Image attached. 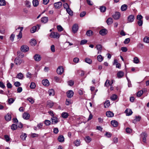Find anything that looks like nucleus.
<instances>
[{"mask_svg":"<svg viewBox=\"0 0 149 149\" xmlns=\"http://www.w3.org/2000/svg\"><path fill=\"white\" fill-rule=\"evenodd\" d=\"M49 36L52 38H58L60 36V35L57 32H53L51 33Z\"/></svg>","mask_w":149,"mask_h":149,"instance_id":"f257e3e1","label":"nucleus"},{"mask_svg":"<svg viewBox=\"0 0 149 149\" xmlns=\"http://www.w3.org/2000/svg\"><path fill=\"white\" fill-rule=\"evenodd\" d=\"M57 73L59 74H62L64 72V69L63 66H59L56 70Z\"/></svg>","mask_w":149,"mask_h":149,"instance_id":"f03ea898","label":"nucleus"},{"mask_svg":"<svg viewBox=\"0 0 149 149\" xmlns=\"http://www.w3.org/2000/svg\"><path fill=\"white\" fill-rule=\"evenodd\" d=\"M147 134L145 132H143L141 134V137L142 138V141L144 142H146V137H147Z\"/></svg>","mask_w":149,"mask_h":149,"instance_id":"7ed1b4c3","label":"nucleus"},{"mask_svg":"<svg viewBox=\"0 0 149 149\" xmlns=\"http://www.w3.org/2000/svg\"><path fill=\"white\" fill-rule=\"evenodd\" d=\"M40 26L39 25H37L36 26H33L30 30L31 32L32 33H34L36 31L37 28L38 27V29H40Z\"/></svg>","mask_w":149,"mask_h":149,"instance_id":"20e7f679","label":"nucleus"},{"mask_svg":"<svg viewBox=\"0 0 149 149\" xmlns=\"http://www.w3.org/2000/svg\"><path fill=\"white\" fill-rule=\"evenodd\" d=\"M29 47L26 45H23L21 47V50L22 51L24 52H26L29 50Z\"/></svg>","mask_w":149,"mask_h":149,"instance_id":"39448f33","label":"nucleus"},{"mask_svg":"<svg viewBox=\"0 0 149 149\" xmlns=\"http://www.w3.org/2000/svg\"><path fill=\"white\" fill-rule=\"evenodd\" d=\"M74 94V92L71 90L68 91L66 93L67 96L69 98H71L73 96Z\"/></svg>","mask_w":149,"mask_h":149,"instance_id":"423d86ee","label":"nucleus"},{"mask_svg":"<svg viewBox=\"0 0 149 149\" xmlns=\"http://www.w3.org/2000/svg\"><path fill=\"white\" fill-rule=\"evenodd\" d=\"M134 16L133 15H130L127 17L128 22H132L134 19Z\"/></svg>","mask_w":149,"mask_h":149,"instance_id":"0eeeda50","label":"nucleus"},{"mask_svg":"<svg viewBox=\"0 0 149 149\" xmlns=\"http://www.w3.org/2000/svg\"><path fill=\"white\" fill-rule=\"evenodd\" d=\"M62 3L61 1L56 2L54 3V5L55 8L58 9L62 6Z\"/></svg>","mask_w":149,"mask_h":149,"instance_id":"6e6552de","label":"nucleus"},{"mask_svg":"<svg viewBox=\"0 0 149 149\" xmlns=\"http://www.w3.org/2000/svg\"><path fill=\"white\" fill-rule=\"evenodd\" d=\"M72 31L74 33H75L77 32L78 29V25L77 24H74L72 27Z\"/></svg>","mask_w":149,"mask_h":149,"instance_id":"1a4fd4ad","label":"nucleus"},{"mask_svg":"<svg viewBox=\"0 0 149 149\" xmlns=\"http://www.w3.org/2000/svg\"><path fill=\"white\" fill-rule=\"evenodd\" d=\"M23 118L26 120H28L30 117L29 113L27 112H24L22 115Z\"/></svg>","mask_w":149,"mask_h":149,"instance_id":"9d476101","label":"nucleus"},{"mask_svg":"<svg viewBox=\"0 0 149 149\" xmlns=\"http://www.w3.org/2000/svg\"><path fill=\"white\" fill-rule=\"evenodd\" d=\"M120 13L119 12H116L115 14L112 15L113 18L116 19H118L120 16Z\"/></svg>","mask_w":149,"mask_h":149,"instance_id":"9b49d317","label":"nucleus"},{"mask_svg":"<svg viewBox=\"0 0 149 149\" xmlns=\"http://www.w3.org/2000/svg\"><path fill=\"white\" fill-rule=\"evenodd\" d=\"M22 61L21 59L18 57L15 58V63L17 65H19L22 63Z\"/></svg>","mask_w":149,"mask_h":149,"instance_id":"f8f14e48","label":"nucleus"},{"mask_svg":"<svg viewBox=\"0 0 149 149\" xmlns=\"http://www.w3.org/2000/svg\"><path fill=\"white\" fill-rule=\"evenodd\" d=\"M23 29V27H19L17 29H20V31H19V34L17 36L18 39H20L22 38V31Z\"/></svg>","mask_w":149,"mask_h":149,"instance_id":"ddd939ff","label":"nucleus"},{"mask_svg":"<svg viewBox=\"0 0 149 149\" xmlns=\"http://www.w3.org/2000/svg\"><path fill=\"white\" fill-rule=\"evenodd\" d=\"M52 123L54 124H56L59 121L58 120L56 117L53 116L51 118Z\"/></svg>","mask_w":149,"mask_h":149,"instance_id":"4468645a","label":"nucleus"},{"mask_svg":"<svg viewBox=\"0 0 149 149\" xmlns=\"http://www.w3.org/2000/svg\"><path fill=\"white\" fill-rule=\"evenodd\" d=\"M117 75L118 78H120L124 76V73L122 71H119L117 72Z\"/></svg>","mask_w":149,"mask_h":149,"instance_id":"2eb2a0df","label":"nucleus"},{"mask_svg":"<svg viewBox=\"0 0 149 149\" xmlns=\"http://www.w3.org/2000/svg\"><path fill=\"white\" fill-rule=\"evenodd\" d=\"M34 60L36 61H39L41 59V57L40 55L36 54L33 57Z\"/></svg>","mask_w":149,"mask_h":149,"instance_id":"dca6fc26","label":"nucleus"},{"mask_svg":"<svg viewBox=\"0 0 149 149\" xmlns=\"http://www.w3.org/2000/svg\"><path fill=\"white\" fill-rule=\"evenodd\" d=\"M125 113H126V116H129L132 114V112L131 109H127L125 111Z\"/></svg>","mask_w":149,"mask_h":149,"instance_id":"f3484780","label":"nucleus"},{"mask_svg":"<svg viewBox=\"0 0 149 149\" xmlns=\"http://www.w3.org/2000/svg\"><path fill=\"white\" fill-rule=\"evenodd\" d=\"M107 30L105 29H102L100 31L99 33L101 35L103 36L107 34Z\"/></svg>","mask_w":149,"mask_h":149,"instance_id":"a211bd4d","label":"nucleus"},{"mask_svg":"<svg viewBox=\"0 0 149 149\" xmlns=\"http://www.w3.org/2000/svg\"><path fill=\"white\" fill-rule=\"evenodd\" d=\"M42 84L45 86H48L49 85V82L47 79H44L42 81Z\"/></svg>","mask_w":149,"mask_h":149,"instance_id":"6ab92c4d","label":"nucleus"},{"mask_svg":"<svg viewBox=\"0 0 149 149\" xmlns=\"http://www.w3.org/2000/svg\"><path fill=\"white\" fill-rule=\"evenodd\" d=\"M111 125L114 127H117L118 125V122L115 120L111 121Z\"/></svg>","mask_w":149,"mask_h":149,"instance_id":"aec40b11","label":"nucleus"},{"mask_svg":"<svg viewBox=\"0 0 149 149\" xmlns=\"http://www.w3.org/2000/svg\"><path fill=\"white\" fill-rule=\"evenodd\" d=\"M84 140L87 143L90 142L91 140V138L89 136H86L84 138Z\"/></svg>","mask_w":149,"mask_h":149,"instance_id":"412c9836","label":"nucleus"},{"mask_svg":"<svg viewBox=\"0 0 149 149\" xmlns=\"http://www.w3.org/2000/svg\"><path fill=\"white\" fill-rule=\"evenodd\" d=\"M26 137L27 135L26 134L23 133H22L20 136V138L23 141L25 140Z\"/></svg>","mask_w":149,"mask_h":149,"instance_id":"4be33fe9","label":"nucleus"},{"mask_svg":"<svg viewBox=\"0 0 149 149\" xmlns=\"http://www.w3.org/2000/svg\"><path fill=\"white\" fill-rule=\"evenodd\" d=\"M106 115V116L109 117H112L114 116L113 113L111 111L107 112Z\"/></svg>","mask_w":149,"mask_h":149,"instance_id":"5701e85b","label":"nucleus"},{"mask_svg":"<svg viewBox=\"0 0 149 149\" xmlns=\"http://www.w3.org/2000/svg\"><path fill=\"white\" fill-rule=\"evenodd\" d=\"M61 116L63 118H66L69 116V114L67 112H63L61 113Z\"/></svg>","mask_w":149,"mask_h":149,"instance_id":"b1692460","label":"nucleus"},{"mask_svg":"<svg viewBox=\"0 0 149 149\" xmlns=\"http://www.w3.org/2000/svg\"><path fill=\"white\" fill-rule=\"evenodd\" d=\"M141 117L139 116H136L135 118L133 120L132 122L134 123H135L137 121H139L140 120Z\"/></svg>","mask_w":149,"mask_h":149,"instance_id":"393cba45","label":"nucleus"},{"mask_svg":"<svg viewBox=\"0 0 149 149\" xmlns=\"http://www.w3.org/2000/svg\"><path fill=\"white\" fill-rule=\"evenodd\" d=\"M58 141L62 142L64 141V138L63 136L60 135L58 137Z\"/></svg>","mask_w":149,"mask_h":149,"instance_id":"a878e982","label":"nucleus"},{"mask_svg":"<svg viewBox=\"0 0 149 149\" xmlns=\"http://www.w3.org/2000/svg\"><path fill=\"white\" fill-rule=\"evenodd\" d=\"M127 6L126 4H124L122 5L121 7V10L123 11H125L127 9Z\"/></svg>","mask_w":149,"mask_h":149,"instance_id":"bb28decb","label":"nucleus"},{"mask_svg":"<svg viewBox=\"0 0 149 149\" xmlns=\"http://www.w3.org/2000/svg\"><path fill=\"white\" fill-rule=\"evenodd\" d=\"M96 48L97 50H98V54L101 53V50L102 49V46L100 45H98L96 46Z\"/></svg>","mask_w":149,"mask_h":149,"instance_id":"cd10ccee","label":"nucleus"},{"mask_svg":"<svg viewBox=\"0 0 149 149\" xmlns=\"http://www.w3.org/2000/svg\"><path fill=\"white\" fill-rule=\"evenodd\" d=\"M107 24L109 25L112 24L113 23V19L111 17H109L107 20Z\"/></svg>","mask_w":149,"mask_h":149,"instance_id":"c85d7f7f","label":"nucleus"},{"mask_svg":"<svg viewBox=\"0 0 149 149\" xmlns=\"http://www.w3.org/2000/svg\"><path fill=\"white\" fill-rule=\"evenodd\" d=\"M49 94V96H54L55 94V92L53 89H49L48 91Z\"/></svg>","mask_w":149,"mask_h":149,"instance_id":"c756f323","label":"nucleus"},{"mask_svg":"<svg viewBox=\"0 0 149 149\" xmlns=\"http://www.w3.org/2000/svg\"><path fill=\"white\" fill-rule=\"evenodd\" d=\"M5 118L6 121H9L10 120L11 118L10 114L9 113H8L5 116Z\"/></svg>","mask_w":149,"mask_h":149,"instance_id":"7c9ffc66","label":"nucleus"},{"mask_svg":"<svg viewBox=\"0 0 149 149\" xmlns=\"http://www.w3.org/2000/svg\"><path fill=\"white\" fill-rule=\"evenodd\" d=\"M48 21V17H44L41 18V22L44 23H46Z\"/></svg>","mask_w":149,"mask_h":149,"instance_id":"2f4dec72","label":"nucleus"},{"mask_svg":"<svg viewBox=\"0 0 149 149\" xmlns=\"http://www.w3.org/2000/svg\"><path fill=\"white\" fill-rule=\"evenodd\" d=\"M110 102L109 100H107L106 101L104 104V107L105 108H108L110 105Z\"/></svg>","mask_w":149,"mask_h":149,"instance_id":"473e14b6","label":"nucleus"},{"mask_svg":"<svg viewBox=\"0 0 149 149\" xmlns=\"http://www.w3.org/2000/svg\"><path fill=\"white\" fill-rule=\"evenodd\" d=\"M30 44L32 46H35L36 44V41L35 39H32L30 42Z\"/></svg>","mask_w":149,"mask_h":149,"instance_id":"72a5a7b5","label":"nucleus"},{"mask_svg":"<svg viewBox=\"0 0 149 149\" xmlns=\"http://www.w3.org/2000/svg\"><path fill=\"white\" fill-rule=\"evenodd\" d=\"M72 103V102L71 99H66L65 102V104L66 105H69L70 104H71Z\"/></svg>","mask_w":149,"mask_h":149,"instance_id":"f704fd0d","label":"nucleus"},{"mask_svg":"<svg viewBox=\"0 0 149 149\" xmlns=\"http://www.w3.org/2000/svg\"><path fill=\"white\" fill-rule=\"evenodd\" d=\"M32 3L33 6L35 7L37 6L39 4L38 1V0H33Z\"/></svg>","mask_w":149,"mask_h":149,"instance_id":"c9c22d12","label":"nucleus"},{"mask_svg":"<svg viewBox=\"0 0 149 149\" xmlns=\"http://www.w3.org/2000/svg\"><path fill=\"white\" fill-rule=\"evenodd\" d=\"M23 77V75L21 73H19L17 75L16 78L19 79H22Z\"/></svg>","mask_w":149,"mask_h":149,"instance_id":"e433bc0d","label":"nucleus"},{"mask_svg":"<svg viewBox=\"0 0 149 149\" xmlns=\"http://www.w3.org/2000/svg\"><path fill=\"white\" fill-rule=\"evenodd\" d=\"M54 105V103L51 101H49L47 103V106L49 108H52Z\"/></svg>","mask_w":149,"mask_h":149,"instance_id":"4c0bfd02","label":"nucleus"},{"mask_svg":"<svg viewBox=\"0 0 149 149\" xmlns=\"http://www.w3.org/2000/svg\"><path fill=\"white\" fill-rule=\"evenodd\" d=\"M106 7L105 6H102L100 8V11L102 12H104L106 10Z\"/></svg>","mask_w":149,"mask_h":149,"instance_id":"58836bf2","label":"nucleus"},{"mask_svg":"<svg viewBox=\"0 0 149 149\" xmlns=\"http://www.w3.org/2000/svg\"><path fill=\"white\" fill-rule=\"evenodd\" d=\"M27 100L31 104H33L34 102V100L31 97H28L27 98Z\"/></svg>","mask_w":149,"mask_h":149,"instance_id":"ea45409f","label":"nucleus"},{"mask_svg":"<svg viewBox=\"0 0 149 149\" xmlns=\"http://www.w3.org/2000/svg\"><path fill=\"white\" fill-rule=\"evenodd\" d=\"M67 13L70 15L72 16L73 15L71 9L69 8L66 10Z\"/></svg>","mask_w":149,"mask_h":149,"instance_id":"a19ab883","label":"nucleus"},{"mask_svg":"<svg viewBox=\"0 0 149 149\" xmlns=\"http://www.w3.org/2000/svg\"><path fill=\"white\" fill-rule=\"evenodd\" d=\"M144 42L146 43H149V37L146 36L143 39Z\"/></svg>","mask_w":149,"mask_h":149,"instance_id":"79ce46f5","label":"nucleus"},{"mask_svg":"<svg viewBox=\"0 0 149 149\" xmlns=\"http://www.w3.org/2000/svg\"><path fill=\"white\" fill-rule=\"evenodd\" d=\"M85 61L89 64L92 63V61L91 59L88 58H86L85 59Z\"/></svg>","mask_w":149,"mask_h":149,"instance_id":"37998d69","label":"nucleus"},{"mask_svg":"<svg viewBox=\"0 0 149 149\" xmlns=\"http://www.w3.org/2000/svg\"><path fill=\"white\" fill-rule=\"evenodd\" d=\"M117 96L115 94L113 95L111 97V100H115L117 98Z\"/></svg>","mask_w":149,"mask_h":149,"instance_id":"c03bdc74","label":"nucleus"},{"mask_svg":"<svg viewBox=\"0 0 149 149\" xmlns=\"http://www.w3.org/2000/svg\"><path fill=\"white\" fill-rule=\"evenodd\" d=\"M15 101V100L13 98H10L8 99V101L9 104L13 103Z\"/></svg>","mask_w":149,"mask_h":149,"instance_id":"a18cd8bd","label":"nucleus"},{"mask_svg":"<svg viewBox=\"0 0 149 149\" xmlns=\"http://www.w3.org/2000/svg\"><path fill=\"white\" fill-rule=\"evenodd\" d=\"M143 93V91L142 90H140L138 91L137 94V96L138 97H139L141 96V95Z\"/></svg>","mask_w":149,"mask_h":149,"instance_id":"49530a36","label":"nucleus"},{"mask_svg":"<svg viewBox=\"0 0 149 149\" xmlns=\"http://www.w3.org/2000/svg\"><path fill=\"white\" fill-rule=\"evenodd\" d=\"M93 33L92 31L89 30L86 32V34L88 36H90L92 35Z\"/></svg>","mask_w":149,"mask_h":149,"instance_id":"de8ad7c7","label":"nucleus"},{"mask_svg":"<svg viewBox=\"0 0 149 149\" xmlns=\"http://www.w3.org/2000/svg\"><path fill=\"white\" fill-rule=\"evenodd\" d=\"M36 87V84L34 82H32L31 83L30 86V87L31 88L34 89Z\"/></svg>","mask_w":149,"mask_h":149,"instance_id":"09e8293b","label":"nucleus"},{"mask_svg":"<svg viewBox=\"0 0 149 149\" xmlns=\"http://www.w3.org/2000/svg\"><path fill=\"white\" fill-rule=\"evenodd\" d=\"M97 59L98 61L99 62H101L103 60L102 57L100 55L98 56L97 57Z\"/></svg>","mask_w":149,"mask_h":149,"instance_id":"8fccbe9b","label":"nucleus"},{"mask_svg":"<svg viewBox=\"0 0 149 149\" xmlns=\"http://www.w3.org/2000/svg\"><path fill=\"white\" fill-rule=\"evenodd\" d=\"M74 143L76 146H79L80 145V142L79 140H77L74 142Z\"/></svg>","mask_w":149,"mask_h":149,"instance_id":"3c124183","label":"nucleus"},{"mask_svg":"<svg viewBox=\"0 0 149 149\" xmlns=\"http://www.w3.org/2000/svg\"><path fill=\"white\" fill-rule=\"evenodd\" d=\"M17 125L13 124L11 125V128L12 130H14L17 129Z\"/></svg>","mask_w":149,"mask_h":149,"instance_id":"603ef678","label":"nucleus"},{"mask_svg":"<svg viewBox=\"0 0 149 149\" xmlns=\"http://www.w3.org/2000/svg\"><path fill=\"white\" fill-rule=\"evenodd\" d=\"M139 62V59L137 57H135L134 59V63L137 64Z\"/></svg>","mask_w":149,"mask_h":149,"instance_id":"864d4df0","label":"nucleus"},{"mask_svg":"<svg viewBox=\"0 0 149 149\" xmlns=\"http://www.w3.org/2000/svg\"><path fill=\"white\" fill-rule=\"evenodd\" d=\"M6 4V1L4 0H0V6H5Z\"/></svg>","mask_w":149,"mask_h":149,"instance_id":"5fc2aeb1","label":"nucleus"},{"mask_svg":"<svg viewBox=\"0 0 149 149\" xmlns=\"http://www.w3.org/2000/svg\"><path fill=\"white\" fill-rule=\"evenodd\" d=\"M143 45L141 43H139L137 45V47L140 49H142L143 48Z\"/></svg>","mask_w":149,"mask_h":149,"instance_id":"6e6d98bb","label":"nucleus"},{"mask_svg":"<svg viewBox=\"0 0 149 149\" xmlns=\"http://www.w3.org/2000/svg\"><path fill=\"white\" fill-rule=\"evenodd\" d=\"M5 139L6 140V141L7 142L9 141L10 140V138L9 136L7 135H5L4 136Z\"/></svg>","mask_w":149,"mask_h":149,"instance_id":"4d7b16f0","label":"nucleus"},{"mask_svg":"<svg viewBox=\"0 0 149 149\" xmlns=\"http://www.w3.org/2000/svg\"><path fill=\"white\" fill-rule=\"evenodd\" d=\"M51 123V122L48 120H45V124L47 126L49 125Z\"/></svg>","mask_w":149,"mask_h":149,"instance_id":"13d9d810","label":"nucleus"},{"mask_svg":"<svg viewBox=\"0 0 149 149\" xmlns=\"http://www.w3.org/2000/svg\"><path fill=\"white\" fill-rule=\"evenodd\" d=\"M57 30L61 32L63 30V28L60 25L57 26Z\"/></svg>","mask_w":149,"mask_h":149,"instance_id":"bf43d9fd","label":"nucleus"},{"mask_svg":"<svg viewBox=\"0 0 149 149\" xmlns=\"http://www.w3.org/2000/svg\"><path fill=\"white\" fill-rule=\"evenodd\" d=\"M15 37V35L12 33L11 34L10 36V39L12 42H13L14 40V39Z\"/></svg>","mask_w":149,"mask_h":149,"instance_id":"052dcab7","label":"nucleus"},{"mask_svg":"<svg viewBox=\"0 0 149 149\" xmlns=\"http://www.w3.org/2000/svg\"><path fill=\"white\" fill-rule=\"evenodd\" d=\"M126 132L129 134L131 133L132 132V130L129 127H127L126 129Z\"/></svg>","mask_w":149,"mask_h":149,"instance_id":"680f3d73","label":"nucleus"},{"mask_svg":"<svg viewBox=\"0 0 149 149\" xmlns=\"http://www.w3.org/2000/svg\"><path fill=\"white\" fill-rule=\"evenodd\" d=\"M25 5L26 7L30 8L31 7V3L29 1H26L25 2Z\"/></svg>","mask_w":149,"mask_h":149,"instance_id":"e2e57ef3","label":"nucleus"},{"mask_svg":"<svg viewBox=\"0 0 149 149\" xmlns=\"http://www.w3.org/2000/svg\"><path fill=\"white\" fill-rule=\"evenodd\" d=\"M111 134L109 132H106L105 134L104 135L105 136L108 138L111 137Z\"/></svg>","mask_w":149,"mask_h":149,"instance_id":"0e129e2a","label":"nucleus"},{"mask_svg":"<svg viewBox=\"0 0 149 149\" xmlns=\"http://www.w3.org/2000/svg\"><path fill=\"white\" fill-rule=\"evenodd\" d=\"M87 4L90 6H92L93 5V3L91 0H86Z\"/></svg>","mask_w":149,"mask_h":149,"instance_id":"69168bd1","label":"nucleus"},{"mask_svg":"<svg viewBox=\"0 0 149 149\" xmlns=\"http://www.w3.org/2000/svg\"><path fill=\"white\" fill-rule=\"evenodd\" d=\"M87 42V40H83L81 41L80 44L81 45H84Z\"/></svg>","mask_w":149,"mask_h":149,"instance_id":"338daca9","label":"nucleus"},{"mask_svg":"<svg viewBox=\"0 0 149 149\" xmlns=\"http://www.w3.org/2000/svg\"><path fill=\"white\" fill-rule=\"evenodd\" d=\"M68 85L71 86H73L74 84V81L72 80H70L68 81Z\"/></svg>","mask_w":149,"mask_h":149,"instance_id":"774afa93","label":"nucleus"}]
</instances>
